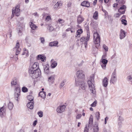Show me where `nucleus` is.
<instances>
[{"label": "nucleus", "instance_id": "c9c22d12", "mask_svg": "<svg viewBox=\"0 0 132 132\" xmlns=\"http://www.w3.org/2000/svg\"><path fill=\"white\" fill-rule=\"evenodd\" d=\"M22 91L23 92H28V89L25 87H23L22 89Z\"/></svg>", "mask_w": 132, "mask_h": 132}, {"label": "nucleus", "instance_id": "5fc2aeb1", "mask_svg": "<svg viewBox=\"0 0 132 132\" xmlns=\"http://www.w3.org/2000/svg\"><path fill=\"white\" fill-rule=\"evenodd\" d=\"M120 15V14L119 13H117L115 14L114 16L116 18L118 17Z\"/></svg>", "mask_w": 132, "mask_h": 132}, {"label": "nucleus", "instance_id": "680f3d73", "mask_svg": "<svg viewBox=\"0 0 132 132\" xmlns=\"http://www.w3.org/2000/svg\"><path fill=\"white\" fill-rule=\"evenodd\" d=\"M102 132H109L108 130L106 129L105 128H104L103 129Z\"/></svg>", "mask_w": 132, "mask_h": 132}, {"label": "nucleus", "instance_id": "bf43d9fd", "mask_svg": "<svg viewBox=\"0 0 132 132\" xmlns=\"http://www.w3.org/2000/svg\"><path fill=\"white\" fill-rule=\"evenodd\" d=\"M57 3H56L54 6V8L56 10H57V9H59L57 8Z\"/></svg>", "mask_w": 132, "mask_h": 132}, {"label": "nucleus", "instance_id": "a19ab883", "mask_svg": "<svg viewBox=\"0 0 132 132\" xmlns=\"http://www.w3.org/2000/svg\"><path fill=\"white\" fill-rule=\"evenodd\" d=\"M97 103V101H95L90 106L91 107H94L96 106V104Z\"/></svg>", "mask_w": 132, "mask_h": 132}, {"label": "nucleus", "instance_id": "72a5a7b5", "mask_svg": "<svg viewBox=\"0 0 132 132\" xmlns=\"http://www.w3.org/2000/svg\"><path fill=\"white\" fill-rule=\"evenodd\" d=\"M66 81V80H63V81H62L60 84V88H62V87L64 85H65V83Z\"/></svg>", "mask_w": 132, "mask_h": 132}, {"label": "nucleus", "instance_id": "1a4fd4ad", "mask_svg": "<svg viewBox=\"0 0 132 132\" xmlns=\"http://www.w3.org/2000/svg\"><path fill=\"white\" fill-rule=\"evenodd\" d=\"M117 80L116 72H114L112 75L111 77L110 81V82L111 83H112L113 84H114L116 83Z\"/></svg>", "mask_w": 132, "mask_h": 132}, {"label": "nucleus", "instance_id": "e433bc0d", "mask_svg": "<svg viewBox=\"0 0 132 132\" xmlns=\"http://www.w3.org/2000/svg\"><path fill=\"white\" fill-rule=\"evenodd\" d=\"M47 28L49 30H50V31H52L54 29L53 27L51 26L50 25H49L48 26Z\"/></svg>", "mask_w": 132, "mask_h": 132}, {"label": "nucleus", "instance_id": "ddd939ff", "mask_svg": "<svg viewBox=\"0 0 132 132\" xmlns=\"http://www.w3.org/2000/svg\"><path fill=\"white\" fill-rule=\"evenodd\" d=\"M19 43L17 42L16 45L15 49L16 50V55H18L20 53L21 49L19 48Z\"/></svg>", "mask_w": 132, "mask_h": 132}, {"label": "nucleus", "instance_id": "6e6552de", "mask_svg": "<svg viewBox=\"0 0 132 132\" xmlns=\"http://www.w3.org/2000/svg\"><path fill=\"white\" fill-rule=\"evenodd\" d=\"M101 65L102 68L104 69H105L106 68V65L108 62V61L106 59H104L103 58L101 60Z\"/></svg>", "mask_w": 132, "mask_h": 132}, {"label": "nucleus", "instance_id": "4d7b16f0", "mask_svg": "<svg viewBox=\"0 0 132 132\" xmlns=\"http://www.w3.org/2000/svg\"><path fill=\"white\" fill-rule=\"evenodd\" d=\"M37 121L36 120H35L33 122V126H35L36 125V124H37Z\"/></svg>", "mask_w": 132, "mask_h": 132}, {"label": "nucleus", "instance_id": "338daca9", "mask_svg": "<svg viewBox=\"0 0 132 132\" xmlns=\"http://www.w3.org/2000/svg\"><path fill=\"white\" fill-rule=\"evenodd\" d=\"M105 55H103L101 59H102L103 58L104 59H105Z\"/></svg>", "mask_w": 132, "mask_h": 132}, {"label": "nucleus", "instance_id": "c756f323", "mask_svg": "<svg viewBox=\"0 0 132 132\" xmlns=\"http://www.w3.org/2000/svg\"><path fill=\"white\" fill-rule=\"evenodd\" d=\"M99 128L98 127V125L97 124L95 125L93 128L94 132H98Z\"/></svg>", "mask_w": 132, "mask_h": 132}, {"label": "nucleus", "instance_id": "58836bf2", "mask_svg": "<svg viewBox=\"0 0 132 132\" xmlns=\"http://www.w3.org/2000/svg\"><path fill=\"white\" fill-rule=\"evenodd\" d=\"M22 55H26V56H27L28 55V50H26V51H24L22 54Z\"/></svg>", "mask_w": 132, "mask_h": 132}, {"label": "nucleus", "instance_id": "4c0bfd02", "mask_svg": "<svg viewBox=\"0 0 132 132\" xmlns=\"http://www.w3.org/2000/svg\"><path fill=\"white\" fill-rule=\"evenodd\" d=\"M82 32V31L81 29L78 30L77 31V36H78V35H79L81 34Z\"/></svg>", "mask_w": 132, "mask_h": 132}, {"label": "nucleus", "instance_id": "ea45409f", "mask_svg": "<svg viewBox=\"0 0 132 132\" xmlns=\"http://www.w3.org/2000/svg\"><path fill=\"white\" fill-rule=\"evenodd\" d=\"M38 114L40 117H42L43 116V112L41 111H39L38 112Z\"/></svg>", "mask_w": 132, "mask_h": 132}, {"label": "nucleus", "instance_id": "393cba45", "mask_svg": "<svg viewBox=\"0 0 132 132\" xmlns=\"http://www.w3.org/2000/svg\"><path fill=\"white\" fill-rule=\"evenodd\" d=\"M55 75H53L51 76V77H49L48 79V80L49 82H53L54 80V77Z\"/></svg>", "mask_w": 132, "mask_h": 132}, {"label": "nucleus", "instance_id": "423d86ee", "mask_svg": "<svg viewBox=\"0 0 132 132\" xmlns=\"http://www.w3.org/2000/svg\"><path fill=\"white\" fill-rule=\"evenodd\" d=\"M76 75L78 80L83 79L85 78V75L84 71L81 70H79L76 72Z\"/></svg>", "mask_w": 132, "mask_h": 132}, {"label": "nucleus", "instance_id": "6ab92c4d", "mask_svg": "<svg viewBox=\"0 0 132 132\" xmlns=\"http://www.w3.org/2000/svg\"><path fill=\"white\" fill-rule=\"evenodd\" d=\"M81 5L87 7L90 6V4L88 1H84L81 3Z\"/></svg>", "mask_w": 132, "mask_h": 132}, {"label": "nucleus", "instance_id": "774afa93", "mask_svg": "<svg viewBox=\"0 0 132 132\" xmlns=\"http://www.w3.org/2000/svg\"><path fill=\"white\" fill-rule=\"evenodd\" d=\"M25 2L26 3H28L29 2V0H25Z\"/></svg>", "mask_w": 132, "mask_h": 132}, {"label": "nucleus", "instance_id": "20e7f679", "mask_svg": "<svg viewBox=\"0 0 132 132\" xmlns=\"http://www.w3.org/2000/svg\"><path fill=\"white\" fill-rule=\"evenodd\" d=\"M94 43L95 44H96L97 46H98L100 45V37L96 31L94 32Z\"/></svg>", "mask_w": 132, "mask_h": 132}, {"label": "nucleus", "instance_id": "dca6fc26", "mask_svg": "<svg viewBox=\"0 0 132 132\" xmlns=\"http://www.w3.org/2000/svg\"><path fill=\"white\" fill-rule=\"evenodd\" d=\"M34 101L29 102L27 104V106L28 108L31 109L34 107Z\"/></svg>", "mask_w": 132, "mask_h": 132}, {"label": "nucleus", "instance_id": "3c124183", "mask_svg": "<svg viewBox=\"0 0 132 132\" xmlns=\"http://www.w3.org/2000/svg\"><path fill=\"white\" fill-rule=\"evenodd\" d=\"M88 41V40H86L85 41L84 44L85 48H86L87 46V42Z\"/></svg>", "mask_w": 132, "mask_h": 132}, {"label": "nucleus", "instance_id": "5701e85b", "mask_svg": "<svg viewBox=\"0 0 132 132\" xmlns=\"http://www.w3.org/2000/svg\"><path fill=\"white\" fill-rule=\"evenodd\" d=\"M126 6L125 5H123L121 6L119 9L118 10V11L121 14H124L125 13V11H123L121 12L120 11V10H123L126 9Z\"/></svg>", "mask_w": 132, "mask_h": 132}, {"label": "nucleus", "instance_id": "9b49d317", "mask_svg": "<svg viewBox=\"0 0 132 132\" xmlns=\"http://www.w3.org/2000/svg\"><path fill=\"white\" fill-rule=\"evenodd\" d=\"M38 62H35L32 65V66L30 68L29 70H31L32 71L38 69Z\"/></svg>", "mask_w": 132, "mask_h": 132}, {"label": "nucleus", "instance_id": "09e8293b", "mask_svg": "<svg viewBox=\"0 0 132 132\" xmlns=\"http://www.w3.org/2000/svg\"><path fill=\"white\" fill-rule=\"evenodd\" d=\"M40 40L41 42L42 43H44L45 42L44 38L43 37H41L40 38Z\"/></svg>", "mask_w": 132, "mask_h": 132}, {"label": "nucleus", "instance_id": "2f4dec72", "mask_svg": "<svg viewBox=\"0 0 132 132\" xmlns=\"http://www.w3.org/2000/svg\"><path fill=\"white\" fill-rule=\"evenodd\" d=\"M27 98L30 102L34 101V97L31 95H29L28 96Z\"/></svg>", "mask_w": 132, "mask_h": 132}, {"label": "nucleus", "instance_id": "052dcab7", "mask_svg": "<svg viewBox=\"0 0 132 132\" xmlns=\"http://www.w3.org/2000/svg\"><path fill=\"white\" fill-rule=\"evenodd\" d=\"M18 34L19 35H22V31H21L20 30H19V31H18Z\"/></svg>", "mask_w": 132, "mask_h": 132}, {"label": "nucleus", "instance_id": "79ce46f5", "mask_svg": "<svg viewBox=\"0 0 132 132\" xmlns=\"http://www.w3.org/2000/svg\"><path fill=\"white\" fill-rule=\"evenodd\" d=\"M90 33L88 32H87V36L86 37V40H89V39L90 38Z\"/></svg>", "mask_w": 132, "mask_h": 132}, {"label": "nucleus", "instance_id": "8fccbe9b", "mask_svg": "<svg viewBox=\"0 0 132 132\" xmlns=\"http://www.w3.org/2000/svg\"><path fill=\"white\" fill-rule=\"evenodd\" d=\"M56 3H57L58 5L57 8L59 9L62 5V4L61 3H58V2H57Z\"/></svg>", "mask_w": 132, "mask_h": 132}, {"label": "nucleus", "instance_id": "864d4df0", "mask_svg": "<svg viewBox=\"0 0 132 132\" xmlns=\"http://www.w3.org/2000/svg\"><path fill=\"white\" fill-rule=\"evenodd\" d=\"M85 40H86L85 38L84 37H82L80 39V41L81 42H83Z\"/></svg>", "mask_w": 132, "mask_h": 132}, {"label": "nucleus", "instance_id": "2eb2a0df", "mask_svg": "<svg viewBox=\"0 0 132 132\" xmlns=\"http://www.w3.org/2000/svg\"><path fill=\"white\" fill-rule=\"evenodd\" d=\"M46 57L43 55H39L37 57V59L38 60H40L42 61H45Z\"/></svg>", "mask_w": 132, "mask_h": 132}, {"label": "nucleus", "instance_id": "aec40b11", "mask_svg": "<svg viewBox=\"0 0 132 132\" xmlns=\"http://www.w3.org/2000/svg\"><path fill=\"white\" fill-rule=\"evenodd\" d=\"M84 19L81 15H79L77 19V22L78 23H81L84 20Z\"/></svg>", "mask_w": 132, "mask_h": 132}, {"label": "nucleus", "instance_id": "cd10ccee", "mask_svg": "<svg viewBox=\"0 0 132 132\" xmlns=\"http://www.w3.org/2000/svg\"><path fill=\"white\" fill-rule=\"evenodd\" d=\"M17 81L15 78L13 79L11 82V86L15 85L17 84Z\"/></svg>", "mask_w": 132, "mask_h": 132}, {"label": "nucleus", "instance_id": "f257e3e1", "mask_svg": "<svg viewBox=\"0 0 132 132\" xmlns=\"http://www.w3.org/2000/svg\"><path fill=\"white\" fill-rule=\"evenodd\" d=\"M94 75L92 74L90 76V80L88 81V84L89 86V88L91 92L93 94H95L96 93V91L95 89L94 85L92 82L94 81Z\"/></svg>", "mask_w": 132, "mask_h": 132}, {"label": "nucleus", "instance_id": "4468645a", "mask_svg": "<svg viewBox=\"0 0 132 132\" xmlns=\"http://www.w3.org/2000/svg\"><path fill=\"white\" fill-rule=\"evenodd\" d=\"M126 34L124 31L122 29H121L120 32L119 36L121 39L123 38L126 36Z\"/></svg>", "mask_w": 132, "mask_h": 132}, {"label": "nucleus", "instance_id": "c85d7f7f", "mask_svg": "<svg viewBox=\"0 0 132 132\" xmlns=\"http://www.w3.org/2000/svg\"><path fill=\"white\" fill-rule=\"evenodd\" d=\"M8 107L10 110H12L13 107V105L12 103L9 102L8 104Z\"/></svg>", "mask_w": 132, "mask_h": 132}, {"label": "nucleus", "instance_id": "b1692460", "mask_svg": "<svg viewBox=\"0 0 132 132\" xmlns=\"http://www.w3.org/2000/svg\"><path fill=\"white\" fill-rule=\"evenodd\" d=\"M39 96L43 98L46 97V94L45 92L44 91L40 92L39 94Z\"/></svg>", "mask_w": 132, "mask_h": 132}, {"label": "nucleus", "instance_id": "473e14b6", "mask_svg": "<svg viewBox=\"0 0 132 132\" xmlns=\"http://www.w3.org/2000/svg\"><path fill=\"white\" fill-rule=\"evenodd\" d=\"M57 63L56 62H53L52 63V64L51 65V66L52 68H54L57 66Z\"/></svg>", "mask_w": 132, "mask_h": 132}, {"label": "nucleus", "instance_id": "f704fd0d", "mask_svg": "<svg viewBox=\"0 0 132 132\" xmlns=\"http://www.w3.org/2000/svg\"><path fill=\"white\" fill-rule=\"evenodd\" d=\"M100 113L99 112H97L96 113L95 115L96 118L97 120H98L100 118Z\"/></svg>", "mask_w": 132, "mask_h": 132}, {"label": "nucleus", "instance_id": "f8f14e48", "mask_svg": "<svg viewBox=\"0 0 132 132\" xmlns=\"http://www.w3.org/2000/svg\"><path fill=\"white\" fill-rule=\"evenodd\" d=\"M65 107V106L64 105L60 106L57 108L56 111L58 113H62L64 111Z\"/></svg>", "mask_w": 132, "mask_h": 132}, {"label": "nucleus", "instance_id": "6e6d98bb", "mask_svg": "<svg viewBox=\"0 0 132 132\" xmlns=\"http://www.w3.org/2000/svg\"><path fill=\"white\" fill-rule=\"evenodd\" d=\"M81 116V114H79L78 115L76 116V118L77 119H79Z\"/></svg>", "mask_w": 132, "mask_h": 132}, {"label": "nucleus", "instance_id": "69168bd1", "mask_svg": "<svg viewBox=\"0 0 132 132\" xmlns=\"http://www.w3.org/2000/svg\"><path fill=\"white\" fill-rule=\"evenodd\" d=\"M33 15L36 16H38V14L37 12H35L34 13Z\"/></svg>", "mask_w": 132, "mask_h": 132}, {"label": "nucleus", "instance_id": "a18cd8bd", "mask_svg": "<svg viewBox=\"0 0 132 132\" xmlns=\"http://www.w3.org/2000/svg\"><path fill=\"white\" fill-rule=\"evenodd\" d=\"M121 21L122 24H124L125 25H127V21L126 20H122Z\"/></svg>", "mask_w": 132, "mask_h": 132}, {"label": "nucleus", "instance_id": "7ed1b4c3", "mask_svg": "<svg viewBox=\"0 0 132 132\" xmlns=\"http://www.w3.org/2000/svg\"><path fill=\"white\" fill-rule=\"evenodd\" d=\"M75 85L76 86H80L83 90L85 89L87 87L86 84L84 83V81L81 80H78V79H75Z\"/></svg>", "mask_w": 132, "mask_h": 132}, {"label": "nucleus", "instance_id": "37998d69", "mask_svg": "<svg viewBox=\"0 0 132 132\" xmlns=\"http://www.w3.org/2000/svg\"><path fill=\"white\" fill-rule=\"evenodd\" d=\"M58 21L59 24H62L65 21L63 19H58Z\"/></svg>", "mask_w": 132, "mask_h": 132}, {"label": "nucleus", "instance_id": "9d476101", "mask_svg": "<svg viewBox=\"0 0 132 132\" xmlns=\"http://www.w3.org/2000/svg\"><path fill=\"white\" fill-rule=\"evenodd\" d=\"M6 105L5 104L1 108L0 110V116L2 117L5 114L6 110Z\"/></svg>", "mask_w": 132, "mask_h": 132}, {"label": "nucleus", "instance_id": "412c9836", "mask_svg": "<svg viewBox=\"0 0 132 132\" xmlns=\"http://www.w3.org/2000/svg\"><path fill=\"white\" fill-rule=\"evenodd\" d=\"M58 42L57 41H54L51 42L50 43L49 45L51 46H56L58 47L57 45L58 44Z\"/></svg>", "mask_w": 132, "mask_h": 132}, {"label": "nucleus", "instance_id": "a878e982", "mask_svg": "<svg viewBox=\"0 0 132 132\" xmlns=\"http://www.w3.org/2000/svg\"><path fill=\"white\" fill-rule=\"evenodd\" d=\"M98 17V13L97 11H95L93 14V18L95 20H96L97 19Z\"/></svg>", "mask_w": 132, "mask_h": 132}, {"label": "nucleus", "instance_id": "f3484780", "mask_svg": "<svg viewBox=\"0 0 132 132\" xmlns=\"http://www.w3.org/2000/svg\"><path fill=\"white\" fill-rule=\"evenodd\" d=\"M108 84V79L106 77H105L102 81V84L105 87L107 86Z\"/></svg>", "mask_w": 132, "mask_h": 132}, {"label": "nucleus", "instance_id": "0eeeda50", "mask_svg": "<svg viewBox=\"0 0 132 132\" xmlns=\"http://www.w3.org/2000/svg\"><path fill=\"white\" fill-rule=\"evenodd\" d=\"M20 90L19 87H16L14 91V98L15 99L18 101V99L19 96L20 94Z\"/></svg>", "mask_w": 132, "mask_h": 132}, {"label": "nucleus", "instance_id": "4be33fe9", "mask_svg": "<svg viewBox=\"0 0 132 132\" xmlns=\"http://www.w3.org/2000/svg\"><path fill=\"white\" fill-rule=\"evenodd\" d=\"M123 120V119L120 116L119 117L118 119V125L119 126V127L121 128V124L122 121Z\"/></svg>", "mask_w": 132, "mask_h": 132}, {"label": "nucleus", "instance_id": "de8ad7c7", "mask_svg": "<svg viewBox=\"0 0 132 132\" xmlns=\"http://www.w3.org/2000/svg\"><path fill=\"white\" fill-rule=\"evenodd\" d=\"M89 127H88V126L87 127V125H86V126L85 127V129L84 130V132H88V129H89Z\"/></svg>", "mask_w": 132, "mask_h": 132}, {"label": "nucleus", "instance_id": "f03ea898", "mask_svg": "<svg viewBox=\"0 0 132 132\" xmlns=\"http://www.w3.org/2000/svg\"><path fill=\"white\" fill-rule=\"evenodd\" d=\"M29 72L30 76L33 79L38 78L40 76L41 74L40 71L39 69L34 70L33 71L31 70H29Z\"/></svg>", "mask_w": 132, "mask_h": 132}, {"label": "nucleus", "instance_id": "0e129e2a", "mask_svg": "<svg viewBox=\"0 0 132 132\" xmlns=\"http://www.w3.org/2000/svg\"><path fill=\"white\" fill-rule=\"evenodd\" d=\"M118 4H117L115 3L113 4V6L114 7L117 6Z\"/></svg>", "mask_w": 132, "mask_h": 132}, {"label": "nucleus", "instance_id": "39448f33", "mask_svg": "<svg viewBox=\"0 0 132 132\" xmlns=\"http://www.w3.org/2000/svg\"><path fill=\"white\" fill-rule=\"evenodd\" d=\"M19 6L17 5L15 8H13L12 10V13L11 16V18H12L14 16L15 14L16 16H18L20 14V10L19 9Z\"/></svg>", "mask_w": 132, "mask_h": 132}, {"label": "nucleus", "instance_id": "e2e57ef3", "mask_svg": "<svg viewBox=\"0 0 132 132\" xmlns=\"http://www.w3.org/2000/svg\"><path fill=\"white\" fill-rule=\"evenodd\" d=\"M97 0H95L93 2V4L94 5H95L96 4L97 2Z\"/></svg>", "mask_w": 132, "mask_h": 132}, {"label": "nucleus", "instance_id": "13d9d810", "mask_svg": "<svg viewBox=\"0 0 132 132\" xmlns=\"http://www.w3.org/2000/svg\"><path fill=\"white\" fill-rule=\"evenodd\" d=\"M71 2H69L67 4V6L68 7H70L71 6Z\"/></svg>", "mask_w": 132, "mask_h": 132}, {"label": "nucleus", "instance_id": "a211bd4d", "mask_svg": "<svg viewBox=\"0 0 132 132\" xmlns=\"http://www.w3.org/2000/svg\"><path fill=\"white\" fill-rule=\"evenodd\" d=\"M93 123V117L92 115L90 116L89 121L88 127H92Z\"/></svg>", "mask_w": 132, "mask_h": 132}, {"label": "nucleus", "instance_id": "bb28decb", "mask_svg": "<svg viewBox=\"0 0 132 132\" xmlns=\"http://www.w3.org/2000/svg\"><path fill=\"white\" fill-rule=\"evenodd\" d=\"M30 25L31 28L33 30H35L37 28V27L32 22H30Z\"/></svg>", "mask_w": 132, "mask_h": 132}, {"label": "nucleus", "instance_id": "c03bdc74", "mask_svg": "<svg viewBox=\"0 0 132 132\" xmlns=\"http://www.w3.org/2000/svg\"><path fill=\"white\" fill-rule=\"evenodd\" d=\"M51 19V16L50 15L47 16L45 20L46 21H48L50 20Z\"/></svg>", "mask_w": 132, "mask_h": 132}, {"label": "nucleus", "instance_id": "49530a36", "mask_svg": "<svg viewBox=\"0 0 132 132\" xmlns=\"http://www.w3.org/2000/svg\"><path fill=\"white\" fill-rule=\"evenodd\" d=\"M103 47L105 51H108V47L105 45L104 44L103 45Z\"/></svg>", "mask_w": 132, "mask_h": 132}, {"label": "nucleus", "instance_id": "603ef678", "mask_svg": "<svg viewBox=\"0 0 132 132\" xmlns=\"http://www.w3.org/2000/svg\"><path fill=\"white\" fill-rule=\"evenodd\" d=\"M127 78L128 80L129 81H130L132 79V77L130 75L127 77Z\"/></svg>", "mask_w": 132, "mask_h": 132}, {"label": "nucleus", "instance_id": "7c9ffc66", "mask_svg": "<svg viewBox=\"0 0 132 132\" xmlns=\"http://www.w3.org/2000/svg\"><path fill=\"white\" fill-rule=\"evenodd\" d=\"M44 72L46 74H48L49 72L48 67L47 66L44 67Z\"/></svg>", "mask_w": 132, "mask_h": 132}]
</instances>
